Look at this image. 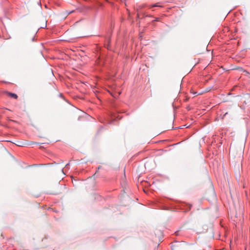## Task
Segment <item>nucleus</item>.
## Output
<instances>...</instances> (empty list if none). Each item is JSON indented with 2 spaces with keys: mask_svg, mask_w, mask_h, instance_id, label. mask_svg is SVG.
I'll list each match as a JSON object with an SVG mask.
<instances>
[{
  "mask_svg": "<svg viewBox=\"0 0 250 250\" xmlns=\"http://www.w3.org/2000/svg\"><path fill=\"white\" fill-rule=\"evenodd\" d=\"M154 21H159V19L158 18H156Z\"/></svg>",
  "mask_w": 250,
  "mask_h": 250,
  "instance_id": "3",
  "label": "nucleus"
},
{
  "mask_svg": "<svg viewBox=\"0 0 250 250\" xmlns=\"http://www.w3.org/2000/svg\"><path fill=\"white\" fill-rule=\"evenodd\" d=\"M106 1H107V2H108V0H106Z\"/></svg>",
  "mask_w": 250,
  "mask_h": 250,
  "instance_id": "6",
  "label": "nucleus"
},
{
  "mask_svg": "<svg viewBox=\"0 0 250 250\" xmlns=\"http://www.w3.org/2000/svg\"><path fill=\"white\" fill-rule=\"evenodd\" d=\"M68 165H69V163L65 165V167H66L68 166Z\"/></svg>",
  "mask_w": 250,
  "mask_h": 250,
  "instance_id": "4",
  "label": "nucleus"
},
{
  "mask_svg": "<svg viewBox=\"0 0 250 250\" xmlns=\"http://www.w3.org/2000/svg\"><path fill=\"white\" fill-rule=\"evenodd\" d=\"M162 7V6L159 4V3H157L154 4L150 5L149 6V8H151L152 7Z\"/></svg>",
  "mask_w": 250,
  "mask_h": 250,
  "instance_id": "2",
  "label": "nucleus"
},
{
  "mask_svg": "<svg viewBox=\"0 0 250 250\" xmlns=\"http://www.w3.org/2000/svg\"><path fill=\"white\" fill-rule=\"evenodd\" d=\"M8 95L9 96H10L11 98H14L16 99H17V98H18L17 95L15 93H13L8 92Z\"/></svg>",
  "mask_w": 250,
  "mask_h": 250,
  "instance_id": "1",
  "label": "nucleus"
},
{
  "mask_svg": "<svg viewBox=\"0 0 250 250\" xmlns=\"http://www.w3.org/2000/svg\"><path fill=\"white\" fill-rule=\"evenodd\" d=\"M73 12V11H71V12H69V13H68V14H70V13H72Z\"/></svg>",
  "mask_w": 250,
  "mask_h": 250,
  "instance_id": "5",
  "label": "nucleus"
}]
</instances>
